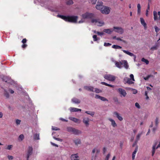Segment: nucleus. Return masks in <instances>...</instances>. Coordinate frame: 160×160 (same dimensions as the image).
<instances>
[{
    "label": "nucleus",
    "mask_w": 160,
    "mask_h": 160,
    "mask_svg": "<svg viewBox=\"0 0 160 160\" xmlns=\"http://www.w3.org/2000/svg\"><path fill=\"white\" fill-rule=\"evenodd\" d=\"M13 147L12 145H8L7 147L6 148V149L7 150H11L12 149Z\"/></svg>",
    "instance_id": "40"
},
{
    "label": "nucleus",
    "mask_w": 160,
    "mask_h": 160,
    "mask_svg": "<svg viewBox=\"0 0 160 160\" xmlns=\"http://www.w3.org/2000/svg\"><path fill=\"white\" fill-rule=\"evenodd\" d=\"M104 78L110 81H113L116 78L115 76L110 74L105 75L104 76Z\"/></svg>",
    "instance_id": "6"
},
{
    "label": "nucleus",
    "mask_w": 160,
    "mask_h": 160,
    "mask_svg": "<svg viewBox=\"0 0 160 160\" xmlns=\"http://www.w3.org/2000/svg\"><path fill=\"white\" fill-rule=\"evenodd\" d=\"M111 60L115 63L116 66L118 68H122V65L124 68L126 69L128 68L129 66L128 62L126 60H122L120 62L115 61L113 58L111 59Z\"/></svg>",
    "instance_id": "1"
},
{
    "label": "nucleus",
    "mask_w": 160,
    "mask_h": 160,
    "mask_svg": "<svg viewBox=\"0 0 160 160\" xmlns=\"http://www.w3.org/2000/svg\"><path fill=\"white\" fill-rule=\"evenodd\" d=\"M73 3V1L72 0H70L67 2V4L68 5H71Z\"/></svg>",
    "instance_id": "46"
},
{
    "label": "nucleus",
    "mask_w": 160,
    "mask_h": 160,
    "mask_svg": "<svg viewBox=\"0 0 160 160\" xmlns=\"http://www.w3.org/2000/svg\"><path fill=\"white\" fill-rule=\"evenodd\" d=\"M113 31H114L120 34H122L124 32L123 29L121 27H114L113 28Z\"/></svg>",
    "instance_id": "7"
},
{
    "label": "nucleus",
    "mask_w": 160,
    "mask_h": 160,
    "mask_svg": "<svg viewBox=\"0 0 160 160\" xmlns=\"http://www.w3.org/2000/svg\"><path fill=\"white\" fill-rule=\"evenodd\" d=\"M60 119L61 120H62L63 121H65V122H68V120H66L63 118H60Z\"/></svg>",
    "instance_id": "60"
},
{
    "label": "nucleus",
    "mask_w": 160,
    "mask_h": 160,
    "mask_svg": "<svg viewBox=\"0 0 160 160\" xmlns=\"http://www.w3.org/2000/svg\"><path fill=\"white\" fill-rule=\"evenodd\" d=\"M27 46V45L26 44H23L22 45V47L23 48H25Z\"/></svg>",
    "instance_id": "59"
},
{
    "label": "nucleus",
    "mask_w": 160,
    "mask_h": 160,
    "mask_svg": "<svg viewBox=\"0 0 160 160\" xmlns=\"http://www.w3.org/2000/svg\"><path fill=\"white\" fill-rule=\"evenodd\" d=\"M9 92L12 94V93H14V91L13 90H10Z\"/></svg>",
    "instance_id": "63"
},
{
    "label": "nucleus",
    "mask_w": 160,
    "mask_h": 160,
    "mask_svg": "<svg viewBox=\"0 0 160 160\" xmlns=\"http://www.w3.org/2000/svg\"><path fill=\"white\" fill-rule=\"evenodd\" d=\"M95 33H97L98 35H102L104 34V32H94Z\"/></svg>",
    "instance_id": "44"
},
{
    "label": "nucleus",
    "mask_w": 160,
    "mask_h": 160,
    "mask_svg": "<svg viewBox=\"0 0 160 160\" xmlns=\"http://www.w3.org/2000/svg\"><path fill=\"white\" fill-rule=\"evenodd\" d=\"M69 119L73 121L74 122L78 123H80L81 122V121L80 120L75 118L70 117H69Z\"/></svg>",
    "instance_id": "17"
},
{
    "label": "nucleus",
    "mask_w": 160,
    "mask_h": 160,
    "mask_svg": "<svg viewBox=\"0 0 160 160\" xmlns=\"http://www.w3.org/2000/svg\"><path fill=\"white\" fill-rule=\"evenodd\" d=\"M140 22L141 24L143 26L144 29L146 30L147 28V24L145 22L144 20L142 18H140Z\"/></svg>",
    "instance_id": "13"
},
{
    "label": "nucleus",
    "mask_w": 160,
    "mask_h": 160,
    "mask_svg": "<svg viewBox=\"0 0 160 160\" xmlns=\"http://www.w3.org/2000/svg\"><path fill=\"white\" fill-rule=\"evenodd\" d=\"M73 129H74V128H72L71 127H69L67 128V130L68 132H72V131L73 130Z\"/></svg>",
    "instance_id": "36"
},
{
    "label": "nucleus",
    "mask_w": 160,
    "mask_h": 160,
    "mask_svg": "<svg viewBox=\"0 0 160 160\" xmlns=\"http://www.w3.org/2000/svg\"><path fill=\"white\" fill-rule=\"evenodd\" d=\"M92 22L93 24L99 26H102L104 25L103 21L100 19H92Z\"/></svg>",
    "instance_id": "4"
},
{
    "label": "nucleus",
    "mask_w": 160,
    "mask_h": 160,
    "mask_svg": "<svg viewBox=\"0 0 160 160\" xmlns=\"http://www.w3.org/2000/svg\"><path fill=\"white\" fill-rule=\"evenodd\" d=\"M52 129L53 130H59V129L57 127L53 126L52 127Z\"/></svg>",
    "instance_id": "49"
},
{
    "label": "nucleus",
    "mask_w": 160,
    "mask_h": 160,
    "mask_svg": "<svg viewBox=\"0 0 160 160\" xmlns=\"http://www.w3.org/2000/svg\"><path fill=\"white\" fill-rule=\"evenodd\" d=\"M86 113L90 115L91 116H93L94 114V112H90V111H86L85 112Z\"/></svg>",
    "instance_id": "42"
},
{
    "label": "nucleus",
    "mask_w": 160,
    "mask_h": 160,
    "mask_svg": "<svg viewBox=\"0 0 160 160\" xmlns=\"http://www.w3.org/2000/svg\"><path fill=\"white\" fill-rule=\"evenodd\" d=\"M93 40L95 41H97L98 40V38H97V36L96 35H94L93 36Z\"/></svg>",
    "instance_id": "47"
},
{
    "label": "nucleus",
    "mask_w": 160,
    "mask_h": 160,
    "mask_svg": "<svg viewBox=\"0 0 160 160\" xmlns=\"http://www.w3.org/2000/svg\"><path fill=\"white\" fill-rule=\"evenodd\" d=\"M34 138L35 139L38 140L39 139V135L38 134H36L34 135Z\"/></svg>",
    "instance_id": "37"
},
{
    "label": "nucleus",
    "mask_w": 160,
    "mask_h": 160,
    "mask_svg": "<svg viewBox=\"0 0 160 160\" xmlns=\"http://www.w3.org/2000/svg\"><path fill=\"white\" fill-rule=\"evenodd\" d=\"M97 2L96 0H92L91 1V3L92 4H95Z\"/></svg>",
    "instance_id": "57"
},
{
    "label": "nucleus",
    "mask_w": 160,
    "mask_h": 160,
    "mask_svg": "<svg viewBox=\"0 0 160 160\" xmlns=\"http://www.w3.org/2000/svg\"><path fill=\"white\" fill-rule=\"evenodd\" d=\"M111 44L109 43L105 42V43H104V46H105V47L110 46H111Z\"/></svg>",
    "instance_id": "48"
},
{
    "label": "nucleus",
    "mask_w": 160,
    "mask_h": 160,
    "mask_svg": "<svg viewBox=\"0 0 160 160\" xmlns=\"http://www.w3.org/2000/svg\"><path fill=\"white\" fill-rule=\"evenodd\" d=\"M24 136L23 134H21L20 135L18 138V139L19 140L22 141L23 139H24Z\"/></svg>",
    "instance_id": "39"
},
{
    "label": "nucleus",
    "mask_w": 160,
    "mask_h": 160,
    "mask_svg": "<svg viewBox=\"0 0 160 160\" xmlns=\"http://www.w3.org/2000/svg\"><path fill=\"white\" fill-rule=\"evenodd\" d=\"M51 144H52V145H53L54 146H56V147H58V146L57 145V144H55L54 143H52V142H51Z\"/></svg>",
    "instance_id": "58"
},
{
    "label": "nucleus",
    "mask_w": 160,
    "mask_h": 160,
    "mask_svg": "<svg viewBox=\"0 0 160 160\" xmlns=\"http://www.w3.org/2000/svg\"><path fill=\"white\" fill-rule=\"evenodd\" d=\"M133 93L136 94L137 93V91L136 90H134L133 91Z\"/></svg>",
    "instance_id": "64"
},
{
    "label": "nucleus",
    "mask_w": 160,
    "mask_h": 160,
    "mask_svg": "<svg viewBox=\"0 0 160 160\" xmlns=\"http://www.w3.org/2000/svg\"><path fill=\"white\" fill-rule=\"evenodd\" d=\"M157 48V47L156 46V47H153L151 48V49H156Z\"/></svg>",
    "instance_id": "62"
},
{
    "label": "nucleus",
    "mask_w": 160,
    "mask_h": 160,
    "mask_svg": "<svg viewBox=\"0 0 160 160\" xmlns=\"http://www.w3.org/2000/svg\"><path fill=\"white\" fill-rule=\"evenodd\" d=\"M123 52L125 53L126 54L131 56H133L134 57V61H135V59L136 58V57L135 55H134L133 53L129 52L128 51L125 50H122Z\"/></svg>",
    "instance_id": "15"
},
{
    "label": "nucleus",
    "mask_w": 160,
    "mask_h": 160,
    "mask_svg": "<svg viewBox=\"0 0 160 160\" xmlns=\"http://www.w3.org/2000/svg\"><path fill=\"white\" fill-rule=\"evenodd\" d=\"M100 150L98 148H94L92 151V153H95V152H96L98 153L100 152Z\"/></svg>",
    "instance_id": "32"
},
{
    "label": "nucleus",
    "mask_w": 160,
    "mask_h": 160,
    "mask_svg": "<svg viewBox=\"0 0 160 160\" xmlns=\"http://www.w3.org/2000/svg\"><path fill=\"white\" fill-rule=\"evenodd\" d=\"M72 160H79V158L77 154H73L71 156Z\"/></svg>",
    "instance_id": "16"
},
{
    "label": "nucleus",
    "mask_w": 160,
    "mask_h": 160,
    "mask_svg": "<svg viewBox=\"0 0 160 160\" xmlns=\"http://www.w3.org/2000/svg\"><path fill=\"white\" fill-rule=\"evenodd\" d=\"M150 8V6L149 4H148V8L146 11V16L148 17V12Z\"/></svg>",
    "instance_id": "35"
},
{
    "label": "nucleus",
    "mask_w": 160,
    "mask_h": 160,
    "mask_svg": "<svg viewBox=\"0 0 160 160\" xmlns=\"http://www.w3.org/2000/svg\"><path fill=\"white\" fill-rule=\"evenodd\" d=\"M154 28L155 32H158L160 30L159 28L157 26H155L154 27Z\"/></svg>",
    "instance_id": "45"
},
{
    "label": "nucleus",
    "mask_w": 160,
    "mask_h": 160,
    "mask_svg": "<svg viewBox=\"0 0 160 160\" xmlns=\"http://www.w3.org/2000/svg\"><path fill=\"white\" fill-rule=\"evenodd\" d=\"M137 8H138V14H140L141 12V5L140 4H138L137 5Z\"/></svg>",
    "instance_id": "30"
},
{
    "label": "nucleus",
    "mask_w": 160,
    "mask_h": 160,
    "mask_svg": "<svg viewBox=\"0 0 160 160\" xmlns=\"http://www.w3.org/2000/svg\"><path fill=\"white\" fill-rule=\"evenodd\" d=\"M142 61L143 62H145L146 64H148L149 63L148 61L147 60L145 59L144 58H142Z\"/></svg>",
    "instance_id": "38"
},
{
    "label": "nucleus",
    "mask_w": 160,
    "mask_h": 160,
    "mask_svg": "<svg viewBox=\"0 0 160 160\" xmlns=\"http://www.w3.org/2000/svg\"><path fill=\"white\" fill-rule=\"evenodd\" d=\"M101 83L103 85H105L107 86H109L111 87L114 88V86H113V85H112L111 84H108L105 82H101Z\"/></svg>",
    "instance_id": "31"
},
{
    "label": "nucleus",
    "mask_w": 160,
    "mask_h": 160,
    "mask_svg": "<svg viewBox=\"0 0 160 160\" xmlns=\"http://www.w3.org/2000/svg\"><path fill=\"white\" fill-rule=\"evenodd\" d=\"M113 114L116 115L117 118L120 121H121L123 120L122 117L117 112H114Z\"/></svg>",
    "instance_id": "25"
},
{
    "label": "nucleus",
    "mask_w": 160,
    "mask_h": 160,
    "mask_svg": "<svg viewBox=\"0 0 160 160\" xmlns=\"http://www.w3.org/2000/svg\"><path fill=\"white\" fill-rule=\"evenodd\" d=\"M74 142L75 144L77 145H78V144H80L81 143L80 140V139H75L74 140Z\"/></svg>",
    "instance_id": "29"
},
{
    "label": "nucleus",
    "mask_w": 160,
    "mask_h": 160,
    "mask_svg": "<svg viewBox=\"0 0 160 160\" xmlns=\"http://www.w3.org/2000/svg\"><path fill=\"white\" fill-rule=\"evenodd\" d=\"M72 101L73 102L76 103H78L80 102V101L78 99L76 98H73L72 99Z\"/></svg>",
    "instance_id": "28"
},
{
    "label": "nucleus",
    "mask_w": 160,
    "mask_h": 160,
    "mask_svg": "<svg viewBox=\"0 0 160 160\" xmlns=\"http://www.w3.org/2000/svg\"><path fill=\"white\" fill-rule=\"evenodd\" d=\"M122 37L121 38H120V37L117 38L116 36H115L113 37V39H116L118 41H121L123 42H125V41L122 39Z\"/></svg>",
    "instance_id": "27"
},
{
    "label": "nucleus",
    "mask_w": 160,
    "mask_h": 160,
    "mask_svg": "<svg viewBox=\"0 0 160 160\" xmlns=\"http://www.w3.org/2000/svg\"><path fill=\"white\" fill-rule=\"evenodd\" d=\"M84 88L88 91H94L96 92V93H99L101 92V90L97 89L95 88L94 89L93 87L90 86H85L84 87Z\"/></svg>",
    "instance_id": "5"
},
{
    "label": "nucleus",
    "mask_w": 160,
    "mask_h": 160,
    "mask_svg": "<svg viewBox=\"0 0 160 160\" xmlns=\"http://www.w3.org/2000/svg\"><path fill=\"white\" fill-rule=\"evenodd\" d=\"M95 98H96L99 99H100L101 100H102V101H108V100H107L105 98L103 97L100 96L98 95H96L95 96Z\"/></svg>",
    "instance_id": "20"
},
{
    "label": "nucleus",
    "mask_w": 160,
    "mask_h": 160,
    "mask_svg": "<svg viewBox=\"0 0 160 160\" xmlns=\"http://www.w3.org/2000/svg\"><path fill=\"white\" fill-rule=\"evenodd\" d=\"M110 156V154H108L106 157L105 160H108Z\"/></svg>",
    "instance_id": "51"
},
{
    "label": "nucleus",
    "mask_w": 160,
    "mask_h": 160,
    "mask_svg": "<svg viewBox=\"0 0 160 160\" xmlns=\"http://www.w3.org/2000/svg\"><path fill=\"white\" fill-rule=\"evenodd\" d=\"M93 17V14L91 13L86 12L82 15V18L78 22V23H82L85 22L86 20L89 19Z\"/></svg>",
    "instance_id": "3"
},
{
    "label": "nucleus",
    "mask_w": 160,
    "mask_h": 160,
    "mask_svg": "<svg viewBox=\"0 0 160 160\" xmlns=\"http://www.w3.org/2000/svg\"><path fill=\"white\" fill-rule=\"evenodd\" d=\"M110 8L106 6H104L101 9V11L102 13L104 14H108L110 12Z\"/></svg>",
    "instance_id": "8"
},
{
    "label": "nucleus",
    "mask_w": 160,
    "mask_h": 160,
    "mask_svg": "<svg viewBox=\"0 0 160 160\" xmlns=\"http://www.w3.org/2000/svg\"><path fill=\"white\" fill-rule=\"evenodd\" d=\"M21 121L19 119H17L16 121V122L17 125H19L20 124Z\"/></svg>",
    "instance_id": "50"
},
{
    "label": "nucleus",
    "mask_w": 160,
    "mask_h": 160,
    "mask_svg": "<svg viewBox=\"0 0 160 160\" xmlns=\"http://www.w3.org/2000/svg\"><path fill=\"white\" fill-rule=\"evenodd\" d=\"M112 48L116 49H121L122 48L121 47L119 46L115 45H112Z\"/></svg>",
    "instance_id": "33"
},
{
    "label": "nucleus",
    "mask_w": 160,
    "mask_h": 160,
    "mask_svg": "<svg viewBox=\"0 0 160 160\" xmlns=\"http://www.w3.org/2000/svg\"><path fill=\"white\" fill-rule=\"evenodd\" d=\"M72 133L75 134H79L81 133L82 132L81 131L74 128Z\"/></svg>",
    "instance_id": "23"
},
{
    "label": "nucleus",
    "mask_w": 160,
    "mask_h": 160,
    "mask_svg": "<svg viewBox=\"0 0 160 160\" xmlns=\"http://www.w3.org/2000/svg\"><path fill=\"white\" fill-rule=\"evenodd\" d=\"M103 3L101 1H98L97 3V4L96 6V8L99 10L101 11V9L104 7L102 5Z\"/></svg>",
    "instance_id": "12"
},
{
    "label": "nucleus",
    "mask_w": 160,
    "mask_h": 160,
    "mask_svg": "<svg viewBox=\"0 0 160 160\" xmlns=\"http://www.w3.org/2000/svg\"><path fill=\"white\" fill-rule=\"evenodd\" d=\"M135 106L137 108H140V106L139 104V103L138 102H136L135 104Z\"/></svg>",
    "instance_id": "53"
},
{
    "label": "nucleus",
    "mask_w": 160,
    "mask_h": 160,
    "mask_svg": "<svg viewBox=\"0 0 160 160\" xmlns=\"http://www.w3.org/2000/svg\"><path fill=\"white\" fill-rule=\"evenodd\" d=\"M153 13L154 20H160V12L159 11L157 13L156 11H154Z\"/></svg>",
    "instance_id": "9"
},
{
    "label": "nucleus",
    "mask_w": 160,
    "mask_h": 160,
    "mask_svg": "<svg viewBox=\"0 0 160 160\" xmlns=\"http://www.w3.org/2000/svg\"><path fill=\"white\" fill-rule=\"evenodd\" d=\"M119 93L123 97H125L126 95V91L124 89L122 88H119L118 89Z\"/></svg>",
    "instance_id": "18"
},
{
    "label": "nucleus",
    "mask_w": 160,
    "mask_h": 160,
    "mask_svg": "<svg viewBox=\"0 0 160 160\" xmlns=\"http://www.w3.org/2000/svg\"><path fill=\"white\" fill-rule=\"evenodd\" d=\"M138 146H137L135 150L133 152L132 154V160H134V159H135V155L136 153V152H137L138 151Z\"/></svg>",
    "instance_id": "24"
},
{
    "label": "nucleus",
    "mask_w": 160,
    "mask_h": 160,
    "mask_svg": "<svg viewBox=\"0 0 160 160\" xmlns=\"http://www.w3.org/2000/svg\"><path fill=\"white\" fill-rule=\"evenodd\" d=\"M152 76V75H148L146 77L144 78V79L145 80H148L150 77Z\"/></svg>",
    "instance_id": "43"
},
{
    "label": "nucleus",
    "mask_w": 160,
    "mask_h": 160,
    "mask_svg": "<svg viewBox=\"0 0 160 160\" xmlns=\"http://www.w3.org/2000/svg\"><path fill=\"white\" fill-rule=\"evenodd\" d=\"M5 95L7 98H8L9 97V95L8 93H7L6 92L5 93Z\"/></svg>",
    "instance_id": "61"
},
{
    "label": "nucleus",
    "mask_w": 160,
    "mask_h": 160,
    "mask_svg": "<svg viewBox=\"0 0 160 160\" xmlns=\"http://www.w3.org/2000/svg\"><path fill=\"white\" fill-rule=\"evenodd\" d=\"M157 143L155 142L153 145V147H152V156H153L154 154L155 150L157 149L158 148H160V141L159 142V144H158V145L157 146Z\"/></svg>",
    "instance_id": "10"
},
{
    "label": "nucleus",
    "mask_w": 160,
    "mask_h": 160,
    "mask_svg": "<svg viewBox=\"0 0 160 160\" xmlns=\"http://www.w3.org/2000/svg\"><path fill=\"white\" fill-rule=\"evenodd\" d=\"M32 148L31 147H29L28 151L27 159L29 158V156L32 154Z\"/></svg>",
    "instance_id": "19"
},
{
    "label": "nucleus",
    "mask_w": 160,
    "mask_h": 160,
    "mask_svg": "<svg viewBox=\"0 0 160 160\" xmlns=\"http://www.w3.org/2000/svg\"><path fill=\"white\" fill-rule=\"evenodd\" d=\"M54 139L55 140H58V141H59L60 142H62V140L60 138H54Z\"/></svg>",
    "instance_id": "54"
},
{
    "label": "nucleus",
    "mask_w": 160,
    "mask_h": 160,
    "mask_svg": "<svg viewBox=\"0 0 160 160\" xmlns=\"http://www.w3.org/2000/svg\"><path fill=\"white\" fill-rule=\"evenodd\" d=\"M113 32V28L105 29L103 30V32L108 34H110Z\"/></svg>",
    "instance_id": "21"
},
{
    "label": "nucleus",
    "mask_w": 160,
    "mask_h": 160,
    "mask_svg": "<svg viewBox=\"0 0 160 160\" xmlns=\"http://www.w3.org/2000/svg\"><path fill=\"white\" fill-rule=\"evenodd\" d=\"M155 125L157 127L159 123V120L158 118H156L155 120Z\"/></svg>",
    "instance_id": "41"
},
{
    "label": "nucleus",
    "mask_w": 160,
    "mask_h": 160,
    "mask_svg": "<svg viewBox=\"0 0 160 160\" xmlns=\"http://www.w3.org/2000/svg\"><path fill=\"white\" fill-rule=\"evenodd\" d=\"M108 120L111 122V124L112 126H113L114 127L117 126V124H116L115 121L113 120L110 118H109Z\"/></svg>",
    "instance_id": "26"
},
{
    "label": "nucleus",
    "mask_w": 160,
    "mask_h": 160,
    "mask_svg": "<svg viewBox=\"0 0 160 160\" xmlns=\"http://www.w3.org/2000/svg\"><path fill=\"white\" fill-rule=\"evenodd\" d=\"M57 17L63 19L66 21H68L74 23L77 22L78 18V17L77 16H66L59 15H58Z\"/></svg>",
    "instance_id": "2"
},
{
    "label": "nucleus",
    "mask_w": 160,
    "mask_h": 160,
    "mask_svg": "<svg viewBox=\"0 0 160 160\" xmlns=\"http://www.w3.org/2000/svg\"><path fill=\"white\" fill-rule=\"evenodd\" d=\"M27 42V40L25 38H24L23 39V40H22V42L23 43H25Z\"/></svg>",
    "instance_id": "56"
},
{
    "label": "nucleus",
    "mask_w": 160,
    "mask_h": 160,
    "mask_svg": "<svg viewBox=\"0 0 160 160\" xmlns=\"http://www.w3.org/2000/svg\"><path fill=\"white\" fill-rule=\"evenodd\" d=\"M142 133H139L136 136V142H138L139 140V138L141 137V135Z\"/></svg>",
    "instance_id": "34"
},
{
    "label": "nucleus",
    "mask_w": 160,
    "mask_h": 160,
    "mask_svg": "<svg viewBox=\"0 0 160 160\" xmlns=\"http://www.w3.org/2000/svg\"><path fill=\"white\" fill-rule=\"evenodd\" d=\"M89 121L90 120L88 118H84L83 119V122L86 127H88Z\"/></svg>",
    "instance_id": "14"
},
{
    "label": "nucleus",
    "mask_w": 160,
    "mask_h": 160,
    "mask_svg": "<svg viewBox=\"0 0 160 160\" xmlns=\"http://www.w3.org/2000/svg\"><path fill=\"white\" fill-rule=\"evenodd\" d=\"M70 110L71 112H76L78 111H81V110L80 109H78L75 108H71Z\"/></svg>",
    "instance_id": "22"
},
{
    "label": "nucleus",
    "mask_w": 160,
    "mask_h": 160,
    "mask_svg": "<svg viewBox=\"0 0 160 160\" xmlns=\"http://www.w3.org/2000/svg\"><path fill=\"white\" fill-rule=\"evenodd\" d=\"M8 159L9 160H12L13 159V157L12 156L8 155Z\"/></svg>",
    "instance_id": "52"
},
{
    "label": "nucleus",
    "mask_w": 160,
    "mask_h": 160,
    "mask_svg": "<svg viewBox=\"0 0 160 160\" xmlns=\"http://www.w3.org/2000/svg\"><path fill=\"white\" fill-rule=\"evenodd\" d=\"M130 77L131 78H128L127 82L129 84H132L133 83V81H134L133 75L132 74H131Z\"/></svg>",
    "instance_id": "11"
},
{
    "label": "nucleus",
    "mask_w": 160,
    "mask_h": 160,
    "mask_svg": "<svg viewBox=\"0 0 160 160\" xmlns=\"http://www.w3.org/2000/svg\"><path fill=\"white\" fill-rule=\"evenodd\" d=\"M145 95L146 96V99H148L149 98L148 97V92L147 91L145 92Z\"/></svg>",
    "instance_id": "55"
}]
</instances>
